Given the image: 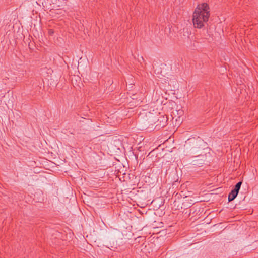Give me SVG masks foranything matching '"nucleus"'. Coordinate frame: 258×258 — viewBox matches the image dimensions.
Here are the masks:
<instances>
[{
  "mask_svg": "<svg viewBox=\"0 0 258 258\" xmlns=\"http://www.w3.org/2000/svg\"><path fill=\"white\" fill-rule=\"evenodd\" d=\"M210 17V8L208 4L203 3L197 5L192 15L195 28L201 29L208 22Z\"/></svg>",
  "mask_w": 258,
  "mask_h": 258,
  "instance_id": "f257e3e1",
  "label": "nucleus"
},
{
  "mask_svg": "<svg viewBox=\"0 0 258 258\" xmlns=\"http://www.w3.org/2000/svg\"><path fill=\"white\" fill-rule=\"evenodd\" d=\"M238 194V192L233 189L228 195V201H233L237 197Z\"/></svg>",
  "mask_w": 258,
  "mask_h": 258,
  "instance_id": "f03ea898",
  "label": "nucleus"
},
{
  "mask_svg": "<svg viewBox=\"0 0 258 258\" xmlns=\"http://www.w3.org/2000/svg\"><path fill=\"white\" fill-rule=\"evenodd\" d=\"M242 184V182L240 181L239 182H238L235 186V187L233 189V190H235V191H237V192H239V190H240V187H241V185Z\"/></svg>",
  "mask_w": 258,
  "mask_h": 258,
  "instance_id": "7ed1b4c3",
  "label": "nucleus"
},
{
  "mask_svg": "<svg viewBox=\"0 0 258 258\" xmlns=\"http://www.w3.org/2000/svg\"><path fill=\"white\" fill-rule=\"evenodd\" d=\"M54 33V31L52 29H49V35L52 34Z\"/></svg>",
  "mask_w": 258,
  "mask_h": 258,
  "instance_id": "20e7f679",
  "label": "nucleus"
}]
</instances>
